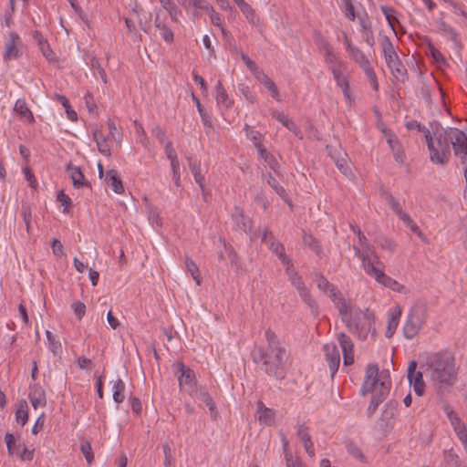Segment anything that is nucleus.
I'll list each match as a JSON object with an SVG mask.
<instances>
[{
	"label": "nucleus",
	"instance_id": "obj_40",
	"mask_svg": "<svg viewBox=\"0 0 467 467\" xmlns=\"http://www.w3.org/2000/svg\"><path fill=\"white\" fill-rule=\"evenodd\" d=\"M105 182L115 193L120 194L124 192V186L120 177H105Z\"/></svg>",
	"mask_w": 467,
	"mask_h": 467
},
{
	"label": "nucleus",
	"instance_id": "obj_7",
	"mask_svg": "<svg viewBox=\"0 0 467 467\" xmlns=\"http://www.w3.org/2000/svg\"><path fill=\"white\" fill-rule=\"evenodd\" d=\"M362 266L365 272L374 277L377 282L383 285L386 287H389L391 289H395V285L398 283L392 279L391 277L385 275L383 270L380 268L381 263L379 258H372L369 254H365L363 256Z\"/></svg>",
	"mask_w": 467,
	"mask_h": 467
},
{
	"label": "nucleus",
	"instance_id": "obj_28",
	"mask_svg": "<svg viewBox=\"0 0 467 467\" xmlns=\"http://www.w3.org/2000/svg\"><path fill=\"white\" fill-rule=\"evenodd\" d=\"M268 185L286 202L289 206H292L291 200L285 190V188L279 183L275 177H269L267 180Z\"/></svg>",
	"mask_w": 467,
	"mask_h": 467
},
{
	"label": "nucleus",
	"instance_id": "obj_29",
	"mask_svg": "<svg viewBox=\"0 0 467 467\" xmlns=\"http://www.w3.org/2000/svg\"><path fill=\"white\" fill-rule=\"evenodd\" d=\"M350 57L359 65V67L365 71L367 68L371 67V65L365 56V54L358 47L351 48Z\"/></svg>",
	"mask_w": 467,
	"mask_h": 467
},
{
	"label": "nucleus",
	"instance_id": "obj_32",
	"mask_svg": "<svg viewBox=\"0 0 467 467\" xmlns=\"http://www.w3.org/2000/svg\"><path fill=\"white\" fill-rule=\"evenodd\" d=\"M56 99L63 106L68 119L76 121L78 119L77 112L71 108L68 99L66 96L61 94H55Z\"/></svg>",
	"mask_w": 467,
	"mask_h": 467
},
{
	"label": "nucleus",
	"instance_id": "obj_44",
	"mask_svg": "<svg viewBox=\"0 0 467 467\" xmlns=\"http://www.w3.org/2000/svg\"><path fill=\"white\" fill-rule=\"evenodd\" d=\"M411 232L416 234L419 237L422 236L420 227L415 223L411 217L406 213L400 218Z\"/></svg>",
	"mask_w": 467,
	"mask_h": 467
},
{
	"label": "nucleus",
	"instance_id": "obj_26",
	"mask_svg": "<svg viewBox=\"0 0 467 467\" xmlns=\"http://www.w3.org/2000/svg\"><path fill=\"white\" fill-rule=\"evenodd\" d=\"M443 461L449 467H467L452 449L443 451Z\"/></svg>",
	"mask_w": 467,
	"mask_h": 467
},
{
	"label": "nucleus",
	"instance_id": "obj_57",
	"mask_svg": "<svg viewBox=\"0 0 467 467\" xmlns=\"http://www.w3.org/2000/svg\"><path fill=\"white\" fill-rule=\"evenodd\" d=\"M39 49L41 51V53L43 54V56L49 61V62H52V61H55L56 60V57H55V54L53 52V50L51 49L48 42L47 43H44L43 45H41L39 47Z\"/></svg>",
	"mask_w": 467,
	"mask_h": 467
},
{
	"label": "nucleus",
	"instance_id": "obj_34",
	"mask_svg": "<svg viewBox=\"0 0 467 467\" xmlns=\"http://www.w3.org/2000/svg\"><path fill=\"white\" fill-rule=\"evenodd\" d=\"M299 296L301 297L303 302L310 308L312 314L317 316L318 314V305L311 296L309 289L299 294Z\"/></svg>",
	"mask_w": 467,
	"mask_h": 467
},
{
	"label": "nucleus",
	"instance_id": "obj_20",
	"mask_svg": "<svg viewBox=\"0 0 467 467\" xmlns=\"http://www.w3.org/2000/svg\"><path fill=\"white\" fill-rule=\"evenodd\" d=\"M303 244L311 249L319 258H322L324 255L322 246L319 241L315 238L311 234L306 232H303Z\"/></svg>",
	"mask_w": 467,
	"mask_h": 467
},
{
	"label": "nucleus",
	"instance_id": "obj_45",
	"mask_svg": "<svg viewBox=\"0 0 467 467\" xmlns=\"http://www.w3.org/2000/svg\"><path fill=\"white\" fill-rule=\"evenodd\" d=\"M160 31V35L161 38L168 44H171L173 42L174 35L172 30L170 28L169 26H167L166 23L161 25L157 28Z\"/></svg>",
	"mask_w": 467,
	"mask_h": 467
},
{
	"label": "nucleus",
	"instance_id": "obj_30",
	"mask_svg": "<svg viewBox=\"0 0 467 467\" xmlns=\"http://www.w3.org/2000/svg\"><path fill=\"white\" fill-rule=\"evenodd\" d=\"M272 116L295 134H297V132L299 131L296 123L293 120L289 119L287 116L285 115L284 112L275 110L273 111Z\"/></svg>",
	"mask_w": 467,
	"mask_h": 467
},
{
	"label": "nucleus",
	"instance_id": "obj_19",
	"mask_svg": "<svg viewBox=\"0 0 467 467\" xmlns=\"http://www.w3.org/2000/svg\"><path fill=\"white\" fill-rule=\"evenodd\" d=\"M14 110L21 119H24L27 123L32 124L35 122V118L32 111L27 107L25 99H17Z\"/></svg>",
	"mask_w": 467,
	"mask_h": 467
},
{
	"label": "nucleus",
	"instance_id": "obj_55",
	"mask_svg": "<svg viewBox=\"0 0 467 467\" xmlns=\"http://www.w3.org/2000/svg\"><path fill=\"white\" fill-rule=\"evenodd\" d=\"M387 202L389 203V205L390 206L392 211L397 214V216L399 218H400L403 214L406 213L402 210V208H401L400 204L399 203V202L393 196H389V201Z\"/></svg>",
	"mask_w": 467,
	"mask_h": 467
},
{
	"label": "nucleus",
	"instance_id": "obj_58",
	"mask_svg": "<svg viewBox=\"0 0 467 467\" xmlns=\"http://www.w3.org/2000/svg\"><path fill=\"white\" fill-rule=\"evenodd\" d=\"M364 73L367 76L368 79L369 80L370 85L372 86L373 89L375 91H378L379 90V83H378V78H377V76H376V73H375L373 67H371L369 68H367L364 71Z\"/></svg>",
	"mask_w": 467,
	"mask_h": 467
},
{
	"label": "nucleus",
	"instance_id": "obj_2",
	"mask_svg": "<svg viewBox=\"0 0 467 467\" xmlns=\"http://www.w3.org/2000/svg\"><path fill=\"white\" fill-rule=\"evenodd\" d=\"M252 359L260 365L262 369L268 376L282 380L285 378L286 348L264 349L254 347L251 352Z\"/></svg>",
	"mask_w": 467,
	"mask_h": 467
},
{
	"label": "nucleus",
	"instance_id": "obj_27",
	"mask_svg": "<svg viewBox=\"0 0 467 467\" xmlns=\"http://www.w3.org/2000/svg\"><path fill=\"white\" fill-rule=\"evenodd\" d=\"M125 389H126V385L121 379H118L112 381V390H113L112 397H113V400L116 403L119 404V403L123 402V400H125V394H124Z\"/></svg>",
	"mask_w": 467,
	"mask_h": 467
},
{
	"label": "nucleus",
	"instance_id": "obj_60",
	"mask_svg": "<svg viewBox=\"0 0 467 467\" xmlns=\"http://www.w3.org/2000/svg\"><path fill=\"white\" fill-rule=\"evenodd\" d=\"M405 127L409 130H417L420 132H423L424 136L426 135L427 131H430L425 126L421 125L420 122H418L415 119L407 121L406 124H405Z\"/></svg>",
	"mask_w": 467,
	"mask_h": 467
},
{
	"label": "nucleus",
	"instance_id": "obj_64",
	"mask_svg": "<svg viewBox=\"0 0 467 467\" xmlns=\"http://www.w3.org/2000/svg\"><path fill=\"white\" fill-rule=\"evenodd\" d=\"M285 272L292 285L303 279L302 276L293 267H286Z\"/></svg>",
	"mask_w": 467,
	"mask_h": 467
},
{
	"label": "nucleus",
	"instance_id": "obj_5",
	"mask_svg": "<svg viewBox=\"0 0 467 467\" xmlns=\"http://www.w3.org/2000/svg\"><path fill=\"white\" fill-rule=\"evenodd\" d=\"M454 156L459 159L462 166L463 175H467V135L457 128L443 129Z\"/></svg>",
	"mask_w": 467,
	"mask_h": 467
},
{
	"label": "nucleus",
	"instance_id": "obj_16",
	"mask_svg": "<svg viewBox=\"0 0 467 467\" xmlns=\"http://www.w3.org/2000/svg\"><path fill=\"white\" fill-rule=\"evenodd\" d=\"M10 40L6 45L5 51L4 53V60L5 62L16 59L20 57L21 52L17 48L16 45L19 42L20 37L16 32H10Z\"/></svg>",
	"mask_w": 467,
	"mask_h": 467
},
{
	"label": "nucleus",
	"instance_id": "obj_25",
	"mask_svg": "<svg viewBox=\"0 0 467 467\" xmlns=\"http://www.w3.org/2000/svg\"><path fill=\"white\" fill-rule=\"evenodd\" d=\"M258 420L265 425H272L274 422V412L269 408H266L262 401H258Z\"/></svg>",
	"mask_w": 467,
	"mask_h": 467
},
{
	"label": "nucleus",
	"instance_id": "obj_49",
	"mask_svg": "<svg viewBox=\"0 0 467 467\" xmlns=\"http://www.w3.org/2000/svg\"><path fill=\"white\" fill-rule=\"evenodd\" d=\"M315 42L320 50L326 52V55L330 54L331 47L328 41L319 32L315 33Z\"/></svg>",
	"mask_w": 467,
	"mask_h": 467
},
{
	"label": "nucleus",
	"instance_id": "obj_46",
	"mask_svg": "<svg viewBox=\"0 0 467 467\" xmlns=\"http://www.w3.org/2000/svg\"><path fill=\"white\" fill-rule=\"evenodd\" d=\"M346 449H347V451L352 456L354 457L355 459H358L359 461H363L364 460V455L361 451V450L359 449V447L354 443L353 441H348L346 443Z\"/></svg>",
	"mask_w": 467,
	"mask_h": 467
},
{
	"label": "nucleus",
	"instance_id": "obj_13",
	"mask_svg": "<svg viewBox=\"0 0 467 467\" xmlns=\"http://www.w3.org/2000/svg\"><path fill=\"white\" fill-rule=\"evenodd\" d=\"M28 398L35 410L38 407H45L47 404L46 392L37 383L30 384Z\"/></svg>",
	"mask_w": 467,
	"mask_h": 467
},
{
	"label": "nucleus",
	"instance_id": "obj_50",
	"mask_svg": "<svg viewBox=\"0 0 467 467\" xmlns=\"http://www.w3.org/2000/svg\"><path fill=\"white\" fill-rule=\"evenodd\" d=\"M381 46L384 57H391V55L397 53L389 36H383Z\"/></svg>",
	"mask_w": 467,
	"mask_h": 467
},
{
	"label": "nucleus",
	"instance_id": "obj_24",
	"mask_svg": "<svg viewBox=\"0 0 467 467\" xmlns=\"http://www.w3.org/2000/svg\"><path fill=\"white\" fill-rule=\"evenodd\" d=\"M388 67L398 81L404 83L408 79V71L400 59L389 65Z\"/></svg>",
	"mask_w": 467,
	"mask_h": 467
},
{
	"label": "nucleus",
	"instance_id": "obj_43",
	"mask_svg": "<svg viewBox=\"0 0 467 467\" xmlns=\"http://www.w3.org/2000/svg\"><path fill=\"white\" fill-rule=\"evenodd\" d=\"M380 10L383 13L389 26L391 27L393 31H395L393 19H396V10L393 7L388 5H381Z\"/></svg>",
	"mask_w": 467,
	"mask_h": 467
},
{
	"label": "nucleus",
	"instance_id": "obj_53",
	"mask_svg": "<svg viewBox=\"0 0 467 467\" xmlns=\"http://www.w3.org/2000/svg\"><path fill=\"white\" fill-rule=\"evenodd\" d=\"M317 285L319 290L324 292L329 291L333 286H335L322 275H319L317 277Z\"/></svg>",
	"mask_w": 467,
	"mask_h": 467
},
{
	"label": "nucleus",
	"instance_id": "obj_15",
	"mask_svg": "<svg viewBox=\"0 0 467 467\" xmlns=\"http://www.w3.org/2000/svg\"><path fill=\"white\" fill-rule=\"evenodd\" d=\"M329 297L335 304L340 316L345 315L347 312H349L351 310V305H352L351 302L346 300L341 296V293L337 290V288L336 286H333L329 290Z\"/></svg>",
	"mask_w": 467,
	"mask_h": 467
},
{
	"label": "nucleus",
	"instance_id": "obj_56",
	"mask_svg": "<svg viewBox=\"0 0 467 467\" xmlns=\"http://www.w3.org/2000/svg\"><path fill=\"white\" fill-rule=\"evenodd\" d=\"M71 307L76 315V317H78V319H81L85 314H86V306L84 303L80 302V301H77V302H74L72 305H71Z\"/></svg>",
	"mask_w": 467,
	"mask_h": 467
},
{
	"label": "nucleus",
	"instance_id": "obj_4",
	"mask_svg": "<svg viewBox=\"0 0 467 467\" xmlns=\"http://www.w3.org/2000/svg\"><path fill=\"white\" fill-rule=\"evenodd\" d=\"M436 130L434 135L436 141H433L430 131L426 132L425 140L430 151L431 161L437 164L445 165L451 156V145L446 139L443 128L439 122H435Z\"/></svg>",
	"mask_w": 467,
	"mask_h": 467
},
{
	"label": "nucleus",
	"instance_id": "obj_23",
	"mask_svg": "<svg viewBox=\"0 0 467 467\" xmlns=\"http://www.w3.org/2000/svg\"><path fill=\"white\" fill-rule=\"evenodd\" d=\"M93 139L97 143L98 150H99V152L104 154L105 156H109L110 155V147L108 142V139L101 132V130H95L93 131Z\"/></svg>",
	"mask_w": 467,
	"mask_h": 467
},
{
	"label": "nucleus",
	"instance_id": "obj_11",
	"mask_svg": "<svg viewBox=\"0 0 467 467\" xmlns=\"http://www.w3.org/2000/svg\"><path fill=\"white\" fill-rule=\"evenodd\" d=\"M379 366L377 364H368L366 368V375L362 384L360 394L366 396L374 390L378 383Z\"/></svg>",
	"mask_w": 467,
	"mask_h": 467
},
{
	"label": "nucleus",
	"instance_id": "obj_52",
	"mask_svg": "<svg viewBox=\"0 0 467 467\" xmlns=\"http://www.w3.org/2000/svg\"><path fill=\"white\" fill-rule=\"evenodd\" d=\"M80 451L85 456L87 462L90 464L94 460V454L92 452L90 443L87 441H82L80 445Z\"/></svg>",
	"mask_w": 467,
	"mask_h": 467
},
{
	"label": "nucleus",
	"instance_id": "obj_59",
	"mask_svg": "<svg viewBox=\"0 0 467 467\" xmlns=\"http://www.w3.org/2000/svg\"><path fill=\"white\" fill-rule=\"evenodd\" d=\"M455 432L458 439L461 441L465 451L467 452V430L464 425L462 427H455Z\"/></svg>",
	"mask_w": 467,
	"mask_h": 467
},
{
	"label": "nucleus",
	"instance_id": "obj_37",
	"mask_svg": "<svg viewBox=\"0 0 467 467\" xmlns=\"http://www.w3.org/2000/svg\"><path fill=\"white\" fill-rule=\"evenodd\" d=\"M265 338L267 341L266 349L284 348H285L273 330L267 329L265 333Z\"/></svg>",
	"mask_w": 467,
	"mask_h": 467
},
{
	"label": "nucleus",
	"instance_id": "obj_8",
	"mask_svg": "<svg viewBox=\"0 0 467 467\" xmlns=\"http://www.w3.org/2000/svg\"><path fill=\"white\" fill-rule=\"evenodd\" d=\"M425 321V307L423 305L412 306L409 312L407 321L403 327V335L412 339L420 330Z\"/></svg>",
	"mask_w": 467,
	"mask_h": 467
},
{
	"label": "nucleus",
	"instance_id": "obj_22",
	"mask_svg": "<svg viewBox=\"0 0 467 467\" xmlns=\"http://www.w3.org/2000/svg\"><path fill=\"white\" fill-rule=\"evenodd\" d=\"M269 248H270V250L273 253H275L278 256V258L281 261V263L284 265H285V268L286 267H293V263L286 256L285 251V247H284V245L281 243L273 241V242L270 243Z\"/></svg>",
	"mask_w": 467,
	"mask_h": 467
},
{
	"label": "nucleus",
	"instance_id": "obj_39",
	"mask_svg": "<svg viewBox=\"0 0 467 467\" xmlns=\"http://www.w3.org/2000/svg\"><path fill=\"white\" fill-rule=\"evenodd\" d=\"M20 213L23 218V221L25 222L26 232L29 233L32 220V209L29 203L22 202Z\"/></svg>",
	"mask_w": 467,
	"mask_h": 467
},
{
	"label": "nucleus",
	"instance_id": "obj_42",
	"mask_svg": "<svg viewBox=\"0 0 467 467\" xmlns=\"http://www.w3.org/2000/svg\"><path fill=\"white\" fill-rule=\"evenodd\" d=\"M46 336L48 341V348L54 354L57 355L61 351L62 346L58 340H56L52 333L49 330L46 331Z\"/></svg>",
	"mask_w": 467,
	"mask_h": 467
},
{
	"label": "nucleus",
	"instance_id": "obj_41",
	"mask_svg": "<svg viewBox=\"0 0 467 467\" xmlns=\"http://www.w3.org/2000/svg\"><path fill=\"white\" fill-rule=\"evenodd\" d=\"M375 242L382 249L388 250L389 252H394L397 244L395 242L385 235H379L376 238Z\"/></svg>",
	"mask_w": 467,
	"mask_h": 467
},
{
	"label": "nucleus",
	"instance_id": "obj_62",
	"mask_svg": "<svg viewBox=\"0 0 467 467\" xmlns=\"http://www.w3.org/2000/svg\"><path fill=\"white\" fill-rule=\"evenodd\" d=\"M151 133L158 139L161 144H164L169 141L166 138L165 131L158 125L151 130Z\"/></svg>",
	"mask_w": 467,
	"mask_h": 467
},
{
	"label": "nucleus",
	"instance_id": "obj_10",
	"mask_svg": "<svg viewBox=\"0 0 467 467\" xmlns=\"http://www.w3.org/2000/svg\"><path fill=\"white\" fill-rule=\"evenodd\" d=\"M390 381H381L379 388H377L376 393L371 397L370 403L367 409V416L372 417L375 411L378 410L379 404H381L387 398L389 392Z\"/></svg>",
	"mask_w": 467,
	"mask_h": 467
},
{
	"label": "nucleus",
	"instance_id": "obj_14",
	"mask_svg": "<svg viewBox=\"0 0 467 467\" xmlns=\"http://www.w3.org/2000/svg\"><path fill=\"white\" fill-rule=\"evenodd\" d=\"M331 72L337 85L342 89L346 100L350 104L352 99L349 93V81L348 77L343 73L340 67H332Z\"/></svg>",
	"mask_w": 467,
	"mask_h": 467
},
{
	"label": "nucleus",
	"instance_id": "obj_48",
	"mask_svg": "<svg viewBox=\"0 0 467 467\" xmlns=\"http://www.w3.org/2000/svg\"><path fill=\"white\" fill-rule=\"evenodd\" d=\"M436 23L441 31H442L444 34L450 36L451 39L453 42H455V43L457 42V34L451 26L447 25L442 19L437 20Z\"/></svg>",
	"mask_w": 467,
	"mask_h": 467
},
{
	"label": "nucleus",
	"instance_id": "obj_51",
	"mask_svg": "<svg viewBox=\"0 0 467 467\" xmlns=\"http://www.w3.org/2000/svg\"><path fill=\"white\" fill-rule=\"evenodd\" d=\"M238 7L242 11V13L245 16L246 19L250 23L254 24L255 14H254V11L252 8V6L244 1V3H241V5H238Z\"/></svg>",
	"mask_w": 467,
	"mask_h": 467
},
{
	"label": "nucleus",
	"instance_id": "obj_47",
	"mask_svg": "<svg viewBox=\"0 0 467 467\" xmlns=\"http://www.w3.org/2000/svg\"><path fill=\"white\" fill-rule=\"evenodd\" d=\"M162 451L164 454L163 464L165 467H174L175 466V459L171 454V447L168 443H164L162 445Z\"/></svg>",
	"mask_w": 467,
	"mask_h": 467
},
{
	"label": "nucleus",
	"instance_id": "obj_12",
	"mask_svg": "<svg viewBox=\"0 0 467 467\" xmlns=\"http://www.w3.org/2000/svg\"><path fill=\"white\" fill-rule=\"evenodd\" d=\"M326 360L328 363L330 377L333 379L338 370L340 364V354L335 344H326L324 346Z\"/></svg>",
	"mask_w": 467,
	"mask_h": 467
},
{
	"label": "nucleus",
	"instance_id": "obj_18",
	"mask_svg": "<svg viewBox=\"0 0 467 467\" xmlns=\"http://www.w3.org/2000/svg\"><path fill=\"white\" fill-rule=\"evenodd\" d=\"M216 88V102L220 107H223L224 109H230L234 101L228 97V94L225 90V88L223 86V83L221 80H218L215 86Z\"/></svg>",
	"mask_w": 467,
	"mask_h": 467
},
{
	"label": "nucleus",
	"instance_id": "obj_38",
	"mask_svg": "<svg viewBox=\"0 0 467 467\" xmlns=\"http://www.w3.org/2000/svg\"><path fill=\"white\" fill-rule=\"evenodd\" d=\"M192 99L196 104V107H197L198 112L201 116L202 124L205 127L212 128V119L209 116V114L207 113V111L205 110L204 107L200 103L199 99L196 98L194 96V94H192Z\"/></svg>",
	"mask_w": 467,
	"mask_h": 467
},
{
	"label": "nucleus",
	"instance_id": "obj_21",
	"mask_svg": "<svg viewBox=\"0 0 467 467\" xmlns=\"http://www.w3.org/2000/svg\"><path fill=\"white\" fill-rule=\"evenodd\" d=\"M16 421L21 426L28 421V404L26 400H19L16 403Z\"/></svg>",
	"mask_w": 467,
	"mask_h": 467
},
{
	"label": "nucleus",
	"instance_id": "obj_54",
	"mask_svg": "<svg viewBox=\"0 0 467 467\" xmlns=\"http://www.w3.org/2000/svg\"><path fill=\"white\" fill-rule=\"evenodd\" d=\"M5 441L6 443L7 452L9 455L15 453L16 449V439L12 433L6 432L5 435Z\"/></svg>",
	"mask_w": 467,
	"mask_h": 467
},
{
	"label": "nucleus",
	"instance_id": "obj_61",
	"mask_svg": "<svg viewBox=\"0 0 467 467\" xmlns=\"http://www.w3.org/2000/svg\"><path fill=\"white\" fill-rule=\"evenodd\" d=\"M240 57L242 60L244 62L248 69L254 74L256 72L259 67L255 64L254 61H253L247 55H245L244 52H240Z\"/></svg>",
	"mask_w": 467,
	"mask_h": 467
},
{
	"label": "nucleus",
	"instance_id": "obj_63",
	"mask_svg": "<svg viewBox=\"0 0 467 467\" xmlns=\"http://www.w3.org/2000/svg\"><path fill=\"white\" fill-rule=\"evenodd\" d=\"M285 272L292 285L303 279L302 276L293 267H286Z\"/></svg>",
	"mask_w": 467,
	"mask_h": 467
},
{
	"label": "nucleus",
	"instance_id": "obj_31",
	"mask_svg": "<svg viewBox=\"0 0 467 467\" xmlns=\"http://www.w3.org/2000/svg\"><path fill=\"white\" fill-rule=\"evenodd\" d=\"M194 398H197L201 400L205 405L209 408L211 413H213L216 411V406L215 403L212 398V396L208 393L206 389L202 386L198 387V394L197 396H193Z\"/></svg>",
	"mask_w": 467,
	"mask_h": 467
},
{
	"label": "nucleus",
	"instance_id": "obj_1",
	"mask_svg": "<svg viewBox=\"0 0 467 467\" xmlns=\"http://www.w3.org/2000/svg\"><path fill=\"white\" fill-rule=\"evenodd\" d=\"M420 368L429 372L431 381L440 384V388L451 387L457 379L454 357L448 351L429 354Z\"/></svg>",
	"mask_w": 467,
	"mask_h": 467
},
{
	"label": "nucleus",
	"instance_id": "obj_6",
	"mask_svg": "<svg viewBox=\"0 0 467 467\" xmlns=\"http://www.w3.org/2000/svg\"><path fill=\"white\" fill-rule=\"evenodd\" d=\"M172 368L174 374L178 377L181 389L185 390L190 396H197L199 386L194 371L183 362H177L172 365Z\"/></svg>",
	"mask_w": 467,
	"mask_h": 467
},
{
	"label": "nucleus",
	"instance_id": "obj_36",
	"mask_svg": "<svg viewBox=\"0 0 467 467\" xmlns=\"http://www.w3.org/2000/svg\"><path fill=\"white\" fill-rule=\"evenodd\" d=\"M337 340L342 348L343 354L354 352V344L351 338L345 333H339L337 335Z\"/></svg>",
	"mask_w": 467,
	"mask_h": 467
},
{
	"label": "nucleus",
	"instance_id": "obj_9",
	"mask_svg": "<svg viewBox=\"0 0 467 467\" xmlns=\"http://www.w3.org/2000/svg\"><path fill=\"white\" fill-rule=\"evenodd\" d=\"M418 363L411 360L407 369V379L410 387L417 396H423L425 393L426 384L423 379V371L417 369Z\"/></svg>",
	"mask_w": 467,
	"mask_h": 467
},
{
	"label": "nucleus",
	"instance_id": "obj_35",
	"mask_svg": "<svg viewBox=\"0 0 467 467\" xmlns=\"http://www.w3.org/2000/svg\"><path fill=\"white\" fill-rule=\"evenodd\" d=\"M185 266L198 285H201L200 271L195 262L189 256L185 257Z\"/></svg>",
	"mask_w": 467,
	"mask_h": 467
},
{
	"label": "nucleus",
	"instance_id": "obj_33",
	"mask_svg": "<svg viewBox=\"0 0 467 467\" xmlns=\"http://www.w3.org/2000/svg\"><path fill=\"white\" fill-rule=\"evenodd\" d=\"M244 130L245 131L246 137L251 141H253L254 147L259 148V146L262 145L261 140L263 139V134L260 131L255 130L254 128L250 127L248 124L244 125Z\"/></svg>",
	"mask_w": 467,
	"mask_h": 467
},
{
	"label": "nucleus",
	"instance_id": "obj_3",
	"mask_svg": "<svg viewBox=\"0 0 467 467\" xmlns=\"http://www.w3.org/2000/svg\"><path fill=\"white\" fill-rule=\"evenodd\" d=\"M340 317L348 329L357 334L362 340L367 339L370 332L372 335L376 334V328L374 327L375 315L368 308L361 310L353 307L351 305V310Z\"/></svg>",
	"mask_w": 467,
	"mask_h": 467
},
{
	"label": "nucleus",
	"instance_id": "obj_17",
	"mask_svg": "<svg viewBox=\"0 0 467 467\" xmlns=\"http://www.w3.org/2000/svg\"><path fill=\"white\" fill-rule=\"evenodd\" d=\"M401 316V308L398 306L389 314L388 317V327L385 333L386 337L390 338L399 325V320Z\"/></svg>",
	"mask_w": 467,
	"mask_h": 467
}]
</instances>
